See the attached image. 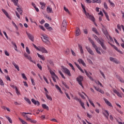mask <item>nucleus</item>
<instances>
[{
	"instance_id": "23",
	"label": "nucleus",
	"mask_w": 124,
	"mask_h": 124,
	"mask_svg": "<svg viewBox=\"0 0 124 124\" xmlns=\"http://www.w3.org/2000/svg\"><path fill=\"white\" fill-rule=\"evenodd\" d=\"M40 4L41 5V9L44 10V8H45V6H46V3H45L44 2H40Z\"/></svg>"
},
{
	"instance_id": "56",
	"label": "nucleus",
	"mask_w": 124,
	"mask_h": 124,
	"mask_svg": "<svg viewBox=\"0 0 124 124\" xmlns=\"http://www.w3.org/2000/svg\"><path fill=\"white\" fill-rule=\"evenodd\" d=\"M37 66L38 67V68H39L40 70H42V66H41V65L37 64Z\"/></svg>"
},
{
	"instance_id": "31",
	"label": "nucleus",
	"mask_w": 124,
	"mask_h": 124,
	"mask_svg": "<svg viewBox=\"0 0 124 124\" xmlns=\"http://www.w3.org/2000/svg\"><path fill=\"white\" fill-rule=\"evenodd\" d=\"M78 46L79 48L81 54H84V50H83V47L82 46H81V45L80 44H78Z\"/></svg>"
},
{
	"instance_id": "25",
	"label": "nucleus",
	"mask_w": 124,
	"mask_h": 124,
	"mask_svg": "<svg viewBox=\"0 0 124 124\" xmlns=\"http://www.w3.org/2000/svg\"><path fill=\"white\" fill-rule=\"evenodd\" d=\"M31 101L32 103H33L35 105H36V104H37L38 106H39V105H40V103H39L38 101H35L34 99H32Z\"/></svg>"
},
{
	"instance_id": "39",
	"label": "nucleus",
	"mask_w": 124,
	"mask_h": 124,
	"mask_svg": "<svg viewBox=\"0 0 124 124\" xmlns=\"http://www.w3.org/2000/svg\"><path fill=\"white\" fill-rule=\"evenodd\" d=\"M99 72H100L101 75H102L103 78L104 79H106V78H105V75H104V73H103V72L101 71V70H100Z\"/></svg>"
},
{
	"instance_id": "20",
	"label": "nucleus",
	"mask_w": 124,
	"mask_h": 124,
	"mask_svg": "<svg viewBox=\"0 0 124 124\" xmlns=\"http://www.w3.org/2000/svg\"><path fill=\"white\" fill-rule=\"evenodd\" d=\"M46 11L48 13H53V9H52L50 6L47 7Z\"/></svg>"
},
{
	"instance_id": "47",
	"label": "nucleus",
	"mask_w": 124,
	"mask_h": 124,
	"mask_svg": "<svg viewBox=\"0 0 124 124\" xmlns=\"http://www.w3.org/2000/svg\"><path fill=\"white\" fill-rule=\"evenodd\" d=\"M44 79L46 82V84H49V82H48V79H47V78H46V77L45 76H43Z\"/></svg>"
},
{
	"instance_id": "6",
	"label": "nucleus",
	"mask_w": 124,
	"mask_h": 124,
	"mask_svg": "<svg viewBox=\"0 0 124 124\" xmlns=\"http://www.w3.org/2000/svg\"><path fill=\"white\" fill-rule=\"evenodd\" d=\"M49 72L51 75V77H52L53 80L54 81V82H56L57 79H59V77H58V76H57V75H56V74H55V72H54V71H53V70L50 69Z\"/></svg>"
},
{
	"instance_id": "63",
	"label": "nucleus",
	"mask_w": 124,
	"mask_h": 124,
	"mask_svg": "<svg viewBox=\"0 0 124 124\" xmlns=\"http://www.w3.org/2000/svg\"><path fill=\"white\" fill-rule=\"evenodd\" d=\"M87 116L90 119H91V118H92L93 116H92V115L89 114V113H87Z\"/></svg>"
},
{
	"instance_id": "48",
	"label": "nucleus",
	"mask_w": 124,
	"mask_h": 124,
	"mask_svg": "<svg viewBox=\"0 0 124 124\" xmlns=\"http://www.w3.org/2000/svg\"><path fill=\"white\" fill-rule=\"evenodd\" d=\"M12 24L13 25V26H14V27L16 28V30H18V26H17V25H16V24L14 22V21H12Z\"/></svg>"
},
{
	"instance_id": "34",
	"label": "nucleus",
	"mask_w": 124,
	"mask_h": 124,
	"mask_svg": "<svg viewBox=\"0 0 124 124\" xmlns=\"http://www.w3.org/2000/svg\"><path fill=\"white\" fill-rule=\"evenodd\" d=\"M42 107L44 109H46L47 110H49V107L47 106V105L46 104H42Z\"/></svg>"
},
{
	"instance_id": "51",
	"label": "nucleus",
	"mask_w": 124,
	"mask_h": 124,
	"mask_svg": "<svg viewBox=\"0 0 124 124\" xmlns=\"http://www.w3.org/2000/svg\"><path fill=\"white\" fill-rule=\"evenodd\" d=\"M89 101L90 103V104H91L92 106H93V107H95V106H94V104H93V101H92L91 100H89Z\"/></svg>"
},
{
	"instance_id": "14",
	"label": "nucleus",
	"mask_w": 124,
	"mask_h": 124,
	"mask_svg": "<svg viewBox=\"0 0 124 124\" xmlns=\"http://www.w3.org/2000/svg\"><path fill=\"white\" fill-rule=\"evenodd\" d=\"M104 100L105 102V103L108 105V106H109V107H113V106L112 105V104L108 100L105 98H104Z\"/></svg>"
},
{
	"instance_id": "18",
	"label": "nucleus",
	"mask_w": 124,
	"mask_h": 124,
	"mask_svg": "<svg viewBox=\"0 0 124 124\" xmlns=\"http://www.w3.org/2000/svg\"><path fill=\"white\" fill-rule=\"evenodd\" d=\"M23 116L26 118L27 121H28V119H31L28 115H32L31 113H26V112H22V113Z\"/></svg>"
},
{
	"instance_id": "28",
	"label": "nucleus",
	"mask_w": 124,
	"mask_h": 124,
	"mask_svg": "<svg viewBox=\"0 0 124 124\" xmlns=\"http://www.w3.org/2000/svg\"><path fill=\"white\" fill-rule=\"evenodd\" d=\"M84 71L87 75V76L88 77V78H89L90 79V80H93V78L90 75V74H89V73H88V71H87L86 70H84Z\"/></svg>"
},
{
	"instance_id": "61",
	"label": "nucleus",
	"mask_w": 124,
	"mask_h": 124,
	"mask_svg": "<svg viewBox=\"0 0 124 124\" xmlns=\"http://www.w3.org/2000/svg\"><path fill=\"white\" fill-rule=\"evenodd\" d=\"M45 28H46V29H47L48 28H49L50 27V25H49V24H48V23H46L45 24Z\"/></svg>"
},
{
	"instance_id": "24",
	"label": "nucleus",
	"mask_w": 124,
	"mask_h": 124,
	"mask_svg": "<svg viewBox=\"0 0 124 124\" xmlns=\"http://www.w3.org/2000/svg\"><path fill=\"white\" fill-rule=\"evenodd\" d=\"M102 31L103 32V33L105 34V35L106 36L107 38L108 39L109 34H108V31H107V30L105 29H102Z\"/></svg>"
},
{
	"instance_id": "57",
	"label": "nucleus",
	"mask_w": 124,
	"mask_h": 124,
	"mask_svg": "<svg viewBox=\"0 0 124 124\" xmlns=\"http://www.w3.org/2000/svg\"><path fill=\"white\" fill-rule=\"evenodd\" d=\"M31 82L33 86H35V82H34V80L33 78H31Z\"/></svg>"
},
{
	"instance_id": "60",
	"label": "nucleus",
	"mask_w": 124,
	"mask_h": 124,
	"mask_svg": "<svg viewBox=\"0 0 124 124\" xmlns=\"http://www.w3.org/2000/svg\"><path fill=\"white\" fill-rule=\"evenodd\" d=\"M63 8H64V10L66 12H67L68 13H69V10H68V9H67L66 7H65V6H64Z\"/></svg>"
},
{
	"instance_id": "22",
	"label": "nucleus",
	"mask_w": 124,
	"mask_h": 124,
	"mask_svg": "<svg viewBox=\"0 0 124 124\" xmlns=\"http://www.w3.org/2000/svg\"><path fill=\"white\" fill-rule=\"evenodd\" d=\"M113 93H116L117 95H118L119 97H122V94H121V93L118 92L117 90L113 89Z\"/></svg>"
},
{
	"instance_id": "26",
	"label": "nucleus",
	"mask_w": 124,
	"mask_h": 124,
	"mask_svg": "<svg viewBox=\"0 0 124 124\" xmlns=\"http://www.w3.org/2000/svg\"><path fill=\"white\" fill-rule=\"evenodd\" d=\"M78 62L79 63H81V64H82L83 66H86V63H85L84 61H83V60H82L81 59H78Z\"/></svg>"
},
{
	"instance_id": "40",
	"label": "nucleus",
	"mask_w": 124,
	"mask_h": 124,
	"mask_svg": "<svg viewBox=\"0 0 124 124\" xmlns=\"http://www.w3.org/2000/svg\"><path fill=\"white\" fill-rule=\"evenodd\" d=\"M24 99L25 100H26V101L29 103V104H31V100H30V99L27 98V97H24Z\"/></svg>"
},
{
	"instance_id": "21",
	"label": "nucleus",
	"mask_w": 124,
	"mask_h": 124,
	"mask_svg": "<svg viewBox=\"0 0 124 124\" xmlns=\"http://www.w3.org/2000/svg\"><path fill=\"white\" fill-rule=\"evenodd\" d=\"M76 34L77 36H79L80 34H81V31H80V29L79 28H77L76 30Z\"/></svg>"
},
{
	"instance_id": "36",
	"label": "nucleus",
	"mask_w": 124,
	"mask_h": 124,
	"mask_svg": "<svg viewBox=\"0 0 124 124\" xmlns=\"http://www.w3.org/2000/svg\"><path fill=\"white\" fill-rule=\"evenodd\" d=\"M27 120H28V121H29V122H30L31 123H32L33 124H36V123H37L36 120H32L31 118H28Z\"/></svg>"
},
{
	"instance_id": "62",
	"label": "nucleus",
	"mask_w": 124,
	"mask_h": 124,
	"mask_svg": "<svg viewBox=\"0 0 124 124\" xmlns=\"http://www.w3.org/2000/svg\"><path fill=\"white\" fill-rule=\"evenodd\" d=\"M5 78L7 80V81H11V80L10 79V77H9V76H6Z\"/></svg>"
},
{
	"instance_id": "38",
	"label": "nucleus",
	"mask_w": 124,
	"mask_h": 124,
	"mask_svg": "<svg viewBox=\"0 0 124 124\" xmlns=\"http://www.w3.org/2000/svg\"><path fill=\"white\" fill-rule=\"evenodd\" d=\"M5 118H6V119L9 121L10 124H12V120L10 117H9V116H5Z\"/></svg>"
},
{
	"instance_id": "29",
	"label": "nucleus",
	"mask_w": 124,
	"mask_h": 124,
	"mask_svg": "<svg viewBox=\"0 0 124 124\" xmlns=\"http://www.w3.org/2000/svg\"><path fill=\"white\" fill-rule=\"evenodd\" d=\"M37 55L38 57L40 58V59H41V60H42V61H44L45 60V57H44V56L41 55L38 53H37Z\"/></svg>"
},
{
	"instance_id": "53",
	"label": "nucleus",
	"mask_w": 124,
	"mask_h": 124,
	"mask_svg": "<svg viewBox=\"0 0 124 124\" xmlns=\"http://www.w3.org/2000/svg\"><path fill=\"white\" fill-rule=\"evenodd\" d=\"M0 85L1 86H4V84L3 83V81H2V79H1V78H0Z\"/></svg>"
},
{
	"instance_id": "55",
	"label": "nucleus",
	"mask_w": 124,
	"mask_h": 124,
	"mask_svg": "<svg viewBox=\"0 0 124 124\" xmlns=\"http://www.w3.org/2000/svg\"><path fill=\"white\" fill-rule=\"evenodd\" d=\"M94 88L95 90H96V91H97V92H100V91L101 90V89L98 88H97V87H96L95 86H94Z\"/></svg>"
},
{
	"instance_id": "27",
	"label": "nucleus",
	"mask_w": 124,
	"mask_h": 124,
	"mask_svg": "<svg viewBox=\"0 0 124 124\" xmlns=\"http://www.w3.org/2000/svg\"><path fill=\"white\" fill-rule=\"evenodd\" d=\"M12 64L15 66V68L17 69V71H20V68H19V66L16 64L15 62H12Z\"/></svg>"
},
{
	"instance_id": "37",
	"label": "nucleus",
	"mask_w": 124,
	"mask_h": 124,
	"mask_svg": "<svg viewBox=\"0 0 124 124\" xmlns=\"http://www.w3.org/2000/svg\"><path fill=\"white\" fill-rule=\"evenodd\" d=\"M18 119L20 121V122L22 123V124H28V123L26 122V121L23 120V119H21L20 118H18Z\"/></svg>"
},
{
	"instance_id": "11",
	"label": "nucleus",
	"mask_w": 124,
	"mask_h": 124,
	"mask_svg": "<svg viewBox=\"0 0 124 124\" xmlns=\"http://www.w3.org/2000/svg\"><path fill=\"white\" fill-rule=\"evenodd\" d=\"M99 44L101 45V46L102 47L104 50H106V46L104 45V40H103V39L101 40V41L99 43Z\"/></svg>"
},
{
	"instance_id": "30",
	"label": "nucleus",
	"mask_w": 124,
	"mask_h": 124,
	"mask_svg": "<svg viewBox=\"0 0 124 124\" xmlns=\"http://www.w3.org/2000/svg\"><path fill=\"white\" fill-rule=\"evenodd\" d=\"M103 12H104L106 16V18H107L108 21H110V19L109 18V16L108 15V14L105 12V10H103Z\"/></svg>"
},
{
	"instance_id": "58",
	"label": "nucleus",
	"mask_w": 124,
	"mask_h": 124,
	"mask_svg": "<svg viewBox=\"0 0 124 124\" xmlns=\"http://www.w3.org/2000/svg\"><path fill=\"white\" fill-rule=\"evenodd\" d=\"M26 49L27 53L29 54H31V52L30 51V49H29V47H26Z\"/></svg>"
},
{
	"instance_id": "35",
	"label": "nucleus",
	"mask_w": 124,
	"mask_h": 124,
	"mask_svg": "<svg viewBox=\"0 0 124 124\" xmlns=\"http://www.w3.org/2000/svg\"><path fill=\"white\" fill-rule=\"evenodd\" d=\"M55 88L57 89V90H58L59 91L60 93H62V90L61 89V88L58 85H55Z\"/></svg>"
},
{
	"instance_id": "43",
	"label": "nucleus",
	"mask_w": 124,
	"mask_h": 124,
	"mask_svg": "<svg viewBox=\"0 0 124 124\" xmlns=\"http://www.w3.org/2000/svg\"><path fill=\"white\" fill-rule=\"evenodd\" d=\"M109 3H110V5L112 6V7H115V4L111 1L110 0H108Z\"/></svg>"
},
{
	"instance_id": "45",
	"label": "nucleus",
	"mask_w": 124,
	"mask_h": 124,
	"mask_svg": "<svg viewBox=\"0 0 124 124\" xmlns=\"http://www.w3.org/2000/svg\"><path fill=\"white\" fill-rule=\"evenodd\" d=\"M92 31L95 32L96 34H97L98 32H97V30L96 29V28H92Z\"/></svg>"
},
{
	"instance_id": "49",
	"label": "nucleus",
	"mask_w": 124,
	"mask_h": 124,
	"mask_svg": "<svg viewBox=\"0 0 124 124\" xmlns=\"http://www.w3.org/2000/svg\"><path fill=\"white\" fill-rule=\"evenodd\" d=\"M104 8H105V9H108V6L107 5L106 2H105L104 3Z\"/></svg>"
},
{
	"instance_id": "15",
	"label": "nucleus",
	"mask_w": 124,
	"mask_h": 124,
	"mask_svg": "<svg viewBox=\"0 0 124 124\" xmlns=\"http://www.w3.org/2000/svg\"><path fill=\"white\" fill-rule=\"evenodd\" d=\"M103 114L104 117H105V118H106V119L108 120L109 118V112H108V111H107V110H105L104 112H103Z\"/></svg>"
},
{
	"instance_id": "10",
	"label": "nucleus",
	"mask_w": 124,
	"mask_h": 124,
	"mask_svg": "<svg viewBox=\"0 0 124 124\" xmlns=\"http://www.w3.org/2000/svg\"><path fill=\"white\" fill-rule=\"evenodd\" d=\"M26 34L27 35L30 40H31V41H32V42H33L34 41V36H33L32 35V34H31L28 32H26Z\"/></svg>"
},
{
	"instance_id": "44",
	"label": "nucleus",
	"mask_w": 124,
	"mask_h": 124,
	"mask_svg": "<svg viewBox=\"0 0 124 124\" xmlns=\"http://www.w3.org/2000/svg\"><path fill=\"white\" fill-rule=\"evenodd\" d=\"M59 73L60 74L62 78L65 79V77H64V76L62 74V73L61 71H59Z\"/></svg>"
},
{
	"instance_id": "52",
	"label": "nucleus",
	"mask_w": 124,
	"mask_h": 124,
	"mask_svg": "<svg viewBox=\"0 0 124 124\" xmlns=\"http://www.w3.org/2000/svg\"><path fill=\"white\" fill-rule=\"evenodd\" d=\"M74 99H75V100H77V101H78V102H79L80 101H81V99H79L78 97H75L74 98Z\"/></svg>"
},
{
	"instance_id": "41",
	"label": "nucleus",
	"mask_w": 124,
	"mask_h": 124,
	"mask_svg": "<svg viewBox=\"0 0 124 124\" xmlns=\"http://www.w3.org/2000/svg\"><path fill=\"white\" fill-rule=\"evenodd\" d=\"M22 77L24 80H28L27 77H26V75L24 73L21 74Z\"/></svg>"
},
{
	"instance_id": "32",
	"label": "nucleus",
	"mask_w": 124,
	"mask_h": 124,
	"mask_svg": "<svg viewBox=\"0 0 124 124\" xmlns=\"http://www.w3.org/2000/svg\"><path fill=\"white\" fill-rule=\"evenodd\" d=\"M93 37H94V38H95V40L97 41V42H98V43H99V42H100L101 41V40H100L99 39V38H98V37L95 35V34L93 35Z\"/></svg>"
},
{
	"instance_id": "64",
	"label": "nucleus",
	"mask_w": 124,
	"mask_h": 124,
	"mask_svg": "<svg viewBox=\"0 0 124 124\" xmlns=\"http://www.w3.org/2000/svg\"><path fill=\"white\" fill-rule=\"evenodd\" d=\"M40 119H41V120H42L43 121L45 120V115H42L40 117Z\"/></svg>"
},
{
	"instance_id": "16",
	"label": "nucleus",
	"mask_w": 124,
	"mask_h": 124,
	"mask_svg": "<svg viewBox=\"0 0 124 124\" xmlns=\"http://www.w3.org/2000/svg\"><path fill=\"white\" fill-rule=\"evenodd\" d=\"M109 60L110 61H111V62H115V63H120V62H119L116 59H115L113 57H110L109 58Z\"/></svg>"
},
{
	"instance_id": "12",
	"label": "nucleus",
	"mask_w": 124,
	"mask_h": 124,
	"mask_svg": "<svg viewBox=\"0 0 124 124\" xmlns=\"http://www.w3.org/2000/svg\"><path fill=\"white\" fill-rule=\"evenodd\" d=\"M109 44L112 46V47L114 48V49H115V50H116V51H117L118 53H120V54H121V55H123V51L119 50V49H118V47H117V46H114V45H112V44L109 43Z\"/></svg>"
},
{
	"instance_id": "8",
	"label": "nucleus",
	"mask_w": 124,
	"mask_h": 124,
	"mask_svg": "<svg viewBox=\"0 0 124 124\" xmlns=\"http://www.w3.org/2000/svg\"><path fill=\"white\" fill-rule=\"evenodd\" d=\"M66 26H67V23H66V20H63L62 25V31H66Z\"/></svg>"
},
{
	"instance_id": "4",
	"label": "nucleus",
	"mask_w": 124,
	"mask_h": 124,
	"mask_svg": "<svg viewBox=\"0 0 124 124\" xmlns=\"http://www.w3.org/2000/svg\"><path fill=\"white\" fill-rule=\"evenodd\" d=\"M34 48L38 50V51H40V52H42V53H44L45 54H48V51L45 48V47H42V46H39L37 47L34 44H33Z\"/></svg>"
},
{
	"instance_id": "19",
	"label": "nucleus",
	"mask_w": 124,
	"mask_h": 124,
	"mask_svg": "<svg viewBox=\"0 0 124 124\" xmlns=\"http://www.w3.org/2000/svg\"><path fill=\"white\" fill-rule=\"evenodd\" d=\"M24 56L25 57V58H27V59H28V60H29L30 62H33V61H32L31 60V57L30 56H29L27 53H24Z\"/></svg>"
},
{
	"instance_id": "7",
	"label": "nucleus",
	"mask_w": 124,
	"mask_h": 124,
	"mask_svg": "<svg viewBox=\"0 0 124 124\" xmlns=\"http://www.w3.org/2000/svg\"><path fill=\"white\" fill-rule=\"evenodd\" d=\"M62 71L65 74H66V75H68V76H71V74L70 73V71L68 70V69L65 68V67H62Z\"/></svg>"
},
{
	"instance_id": "5",
	"label": "nucleus",
	"mask_w": 124,
	"mask_h": 124,
	"mask_svg": "<svg viewBox=\"0 0 124 124\" xmlns=\"http://www.w3.org/2000/svg\"><path fill=\"white\" fill-rule=\"evenodd\" d=\"M41 39L43 42H45V43H46V44H47V45H50V44H51L48 35L44 34L43 35V37H41Z\"/></svg>"
},
{
	"instance_id": "13",
	"label": "nucleus",
	"mask_w": 124,
	"mask_h": 124,
	"mask_svg": "<svg viewBox=\"0 0 124 124\" xmlns=\"http://www.w3.org/2000/svg\"><path fill=\"white\" fill-rule=\"evenodd\" d=\"M86 49L87 50V51L88 52V53L90 54V55H92V56H93V55H94V53H93V50H92L91 48L88 46H86Z\"/></svg>"
},
{
	"instance_id": "46",
	"label": "nucleus",
	"mask_w": 124,
	"mask_h": 124,
	"mask_svg": "<svg viewBox=\"0 0 124 124\" xmlns=\"http://www.w3.org/2000/svg\"><path fill=\"white\" fill-rule=\"evenodd\" d=\"M46 96L47 98V99H48L49 100H50L51 101H52V97L51 96H50L49 95H46Z\"/></svg>"
},
{
	"instance_id": "17",
	"label": "nucleus",
	"mask_w": 124,
	"mask_h": 124,
	"mask_svg": "<svg viewBox=\"0 0 124 124\" xmlns=\"http://www.w3.org/2000/svg\"><path fill=\"white\" fill-rule=\"evenodd\" d=\"M2 11L4 13V14H5V15H6V17H7V18H8V19H9L10 20H11V18L10 17V16H9L8 13H7V12H6V10H5L3 9H2Z\"/></svg>"
},
{
	"instance_id": "33",
	"label": "nucleus",
	"mask_w": 124,
	"mask_h": 124,
	"mask_svg": "<svg viewBox=\"0 0 124 124\" xmlns=\"http://www.w3.org/2000/svg\"><path fill=\"white\" fill-rule=\"evenodd\" d=\"M79 103L80 105V106H81V107H82V108H83L84 110H86V108L85 107V104L83 102H82V100L80 101Z\"/></svg>"
},
{
	"instance_id": "54",
	"label": "nucleus",
	"mask_w": 124,
	"mask_h": 124,
	"mask_svg": "<svg viewBox=\"0 0 124 124\" xmlns=\"http://www.w3.org/2000/svg\"><path fill=\"white\" fill-rule=\"evenodd\" d=\"M16 93H17V94L18 95H19V94H20V92L18 90V88H17V87H16Z\"/></svg>"
},
{
	"instance_id": "3",
	"label": "nucleus",
	"mask_w": 124,
	"mask_h": 124,
	"mask_svg": "<svg viewBox=\"0 0 124 124\" xmlns=\"http://www.w3.org/2000/svg\"><path fill=\"white\" fill-rule=\"evenodd\" d=\"M13 3H14L15 5L16 6H17L18 8H16V10L19 12V13L20 14V15H22V14L23 13V10L21 8L19 7V6L18 5V2H19V0H11Z\"/></svg>"
},
{
	"instance_id": "59",
	"label": "nucleus",
	"mask_w": 124,
	"mask_h": 124,
	"mask_svg": "<svg viewBox=\"0 0 124 124\" xmlns=\"http://www.w3.org/2000/svg\"><path fill=\"white\" fill-rule=\"evenodd\" d=\"M71 52L73 55V56H74V57L76 56V54L75 53V52H74V51H73V50L71 49Z\"/></svg>"
},
{
	"instance_id": "9",
	"label": "nucleus",
	"mask_w": 124,
	"mask_h": 124,
	"mask_svg": "<svg viewBox=\"0 0 124 124\" xmlns=\"http://www.w3.org/2000/svg\"><path fill=\"white\" fill-rule=\"evenodd\" d=\"M77 81L78 82V84L84 89V86H83V84L82 83V81H83V77L81 76H78L77 78Z\"/></svg>"
},
{
	"instance_id": "50",
	"label": "nucleus",
	"mask_w": 124,
	"mask_h": 124,
	"mask_svg": "<svg viewBox=\"0 0 124 124\" xmlns=\"http://www.w3.org/2000/svg\"><path fill=\"white\" fill-rule=\"evenodd\" d=\"M69 66H70V67H71V68L73 70H75V69L74 68L73 65H72V64H71V63H69Z\"/></svg>"
},
{
	"instance_id": "42",
	"label": "nucleus",
	"mask_w": 124,
	"mask_h": 124,
	"mask_svg": "<svg viewBox=\"0 0 124 124\" xmlns=\"http://www.w3.org/2000/svg\"><path fill=\"white\" fill-rule=\"evenodd\" d=\"M117 78L121 83H124V80L123 79V78L120 77H118Z\"/></svg>"
},
{
	"instance_id": "1",
	"label": "nucleus",
	"mask_w": 124,
	"mask_h": 124,
	"mask_svg": "<svg viewBox=\"0 0 124 124\" xmlns=\"http://www.w3.org/2000/svg\"><path fill=\"white\" fill-rule=\"evenodd\" d=\"M81 5L83 10V13L85 14L86 16H87V18L90 19V20H91V21H93V22H94L95 19L93 16L90 15L89 13H87V11H86V8H85V6H84L82 3L81 4Z\"/></svg>"
},
{
	"instance_id": "2",
	"label": "nucleus",
	"mask_w": 124,
	"mask_h": 124,
	"mask_svg": "<svg viewBox=\"0 0 124 124\" xmlns=\"http://www.w3.org/2000/svg\"><path fill=\"white\" fill-rule=\"evenodd\" d=\"M89 40L91 42V44L92 45L93 48L95 49L96 53H97V54H99V55H101V52L99 50H98V47H97L96 45H95V44L94 43V42H93V40H92L91 38H89Z\"/></svg>"
}]
</instances>
